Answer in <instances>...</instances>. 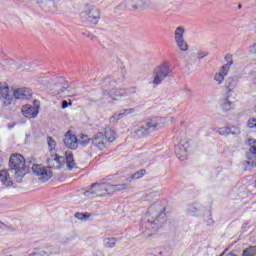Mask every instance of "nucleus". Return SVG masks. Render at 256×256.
<instances>
[{
  "label": "nucleus",
  "mask_w": 256,
  "mask_h": 256,
  "mask_svg": "<svg viewBox=\"0 0 256 256\" xmlns=\"http://www.w3.org/2000/svg\"><path fill=\"white\" fill-rule=\"evenodd\" d=\"M164 126L165 118L163 117H155L150 120H144L133 129V135L134 137H145V135H149V133H153V131H157V129H161V127Z\"/></svg>",
  "instance_id": "nucleus-1"
},
{
  "label": "nucleus",
  "mask_w": 256,
  "mask_h": 256,
  "mask_svg": "<svg viewBox=\"0 0 256 256\" xmlns=\"http://www.w3.org/2000/svg\"><path fill=\"white\" fill-rule=\"evenodd\" d=\"M127 187H129L128 184L111 185L107 183H94L91 185L90 190L86 191V195H92V197H107V195H113L115 191H124Z\"/></svg>",
  "instance_id": "nucleus-2"
},
{
  "label": "nucleus",
  "mask_w": 256,
  "mask_h": 256,
  "mask_svg": "<svg viewBox=\"0 0 256 256\" xmlns=\"http://www.w3.org/2000/svg\"><path fill=\"white\" fill-rule=\"evenodd\" d=\"M163 211H165V208L159 205V203H154L149 207L148 213L153 215L155 220H147V229L142 231V235L144 237H151L153 233H157V231H159V227H161V223H159V216L163 215Z\"/></svg>",
  "instance_id": "nucleus-3"
},
{
  "label": "nucleus",
  "mask_w": 256,
  "mask_h": 256,
  "mask_svg": "<svg viewBox=\"0 0 256 256\" xmlns=\"http://www.w3.org/2000/svg\"><path fill=\"white\" fill-rule=\"evenodd\" d=\"M28 169L25 165V158L21 154H12L10 157V169L9 173L16 179H23Z\"/></svg>",
  "instance_id": "nucleus-4"
},
{
  "label": "nucleus",
  "mask_w": 256,
  "mask_h": 256,
  "mask_svg": "<svg viewBox=\"0 0 256 256\" xmlns=\"http://www.w3.org/2000/svg\"><path fill=\"white\" fill-rule=\"evenodd\" d=\"M103 83L105 87L103 99H106L108 103H111V101H117V97L125 96V90H115V81L111 79V77L105 78Z\"/></svg>",
  "instance_id": "nucleus-5"
},
{
  "label": "nucleus",
  "mask_w": 256,
  "mask_h": 256,
  "mask_svg": "<svg viewBox=\"0 0 256 256\" xmlns=\"http://www.w3.org/2000/svg\"><path fill=\"white\" fill-rule=\"evenodd\" d=\"M172 73L173 71L171 70V68H169L167 64H162L158 66L154 70L152 84L155 86L161 85V83H163V81H165L167 77H171Z\"/></svg>",
  "instance_id": "nucleus-6"
},
{
  "label": "nucleus",
  "mask_w": 256,
  "mask_h": 256,
  "mask_svg": "<svg viewBox=\"0 0 256 256\" xmlns=\"http://www.w3.org/2000/svg\"><path fill=\"white\" fill-rule=\"evenodd\" d=\"M32 172L36 177H38L39 181L45 183L53 177V172L51 171L50 167H45L41 164H34L32 165Z\"/></svg>",
  "instance_id": "nucleus-7"
},
{
  "label": "nucleus",
  "mask_w": 256,
  "mask_h": 256,
  "mask_svg": "<svg viewBox=\"0 0 256 256\" xmlns=\"http://www.w3.org/2000/svg\"><path fill=\"white\" fill-rule=\"evenodd\" d=\"M45 13H57L61 7V0H35Z\"/></svg>",
  "instance_id": "nucleus-8"
},
{
  "label": "nucleus",
  "mask_w": 256,
  "mask_h": 256,
  "mask_svg": "<svg viewBox=\"0 0 256 256\" xmlns=\"http://www.w3.org/2000/svg\"><path fill=\"white\" fill-rule=\"evenodd\" d=\"M54 161L58 164L57 169H61V166L65 165V163L69 171L77 168V164H75V159L73 158V153L69 151L65 153V157L55 156Z\"/></svg>",
  "instance_id": "nucleus-9"
},
{
  "label": "nucleus",
  "mask_w": 256,
  "mask_h": 256,
  "mask_svg": "<svg viewBox=\"0 0 256 256\" xmlns=\"http://www.w3.org/2000/svg\"><path fill=\"white\" fill-rule=\"evenodd\" d=\"M183 35H185V28L182 26H179L174 31V40L176 42V45L180 51H187L189 49V46L187 45V42H185V38H183Z\"/></svg>",
  "instance_id": "nucleus-10"
},
{
  "label": "nucleus",
  "mask_w": 256,
  "mask_h": 256,
  "mask_svg": "<svg viewBox=\"0 0 256 256\" xmlns=\"http://www.w3.org/2000/svg\"><path fill=\"white\" fill-rule=\"evenodd\" d=\"M80 17L87 20L89 23L97 25L100 19L99 10H97V8H88L80 13Z\"/></svg>",
  "instance_id": "nucleus-11"
},
{
  "label": "nucleus",
  "mask_w": 256,
  "mask_h": 256,
  "mask_svg": "<svg viewBox=\"0 0 256 256\" xmlns=\"http://www.w3.org/2000/svg\"><path fill=\"white\" fill-rule=\"evenodd\" d=\"M22 114L27 119H33L37 117V115H39V101L34 100V106L29 104L24 105L22 107Z\"/></svg>",
  "instance_id": "nucleus-12"
},
{
  "label": "nucleus",
  "mask_w": 256,
  "mask_h": 256,
  "mask_svg": "<svg viewBox=\"0 0 256 256\" xmlns=\"http://www.w3.org/2000/svg\"><path fill=\"white\" fill-rule=\"evenodd\" d=\"M0 101L5 107L11 105L13 96L9 93V86L5 83H0Z\"/></svg>",
  "instance_id": "nucleus-13"
},
{
  "label": "nucleus",
  "mask_w": 256,
  "mask_h": 256,
  "mask_svg": "<svg viewBox=\"0 0 256 256\" xmlns=\"http://www.w3.org/2000/svg\"><path fill=\"white\" fill-rule=\"evenodd\" d=\"M92 145L99 149L100 151H105L107 149V139H105V135L103 132H97L92 137Z\"/></svg>",
  "instance_id": "nucleus-14"
},
{
  "label": "nucleus",
  "mask_w": 256,
  "mask_h": 256,
  "mask_svg": "<svg viewBox=\"0 0 256 256\" xmlns=\"http://www.w3.org/2000/svg\"><path fill=\"white\" fill-rule=\"evenodd\" d=\"M64 144L68 149H77V147H79L77 136H75L71 131L66 132L64 136Z\"/></svg>",
  "instance_id": "nucleus-15"
},
{
  "label": "nucleus",
  "mask_w": 256,
  "mask_h": 256,
  "mask_svg": "<svg viewBox=\"0 0 256 256\" xmlns=\"http://www.w3.org/2000/svg\"><path fill=\"white\" fill-rule=\"evenodd\" d=\"M33 95V91L29 88H18L13 91L14 99H29Z\"/></svg>",
  "instance_id": "nucleus-16"
},
{
  "label": "nucleus",
  "mask_w": 256,
  "mask_h": 256,
  "mask_svg": "<svg viewBox=\"0 0 256 256\" xmlns=\"http://www.w3.org/2000/svg\"><path fill=\"white\" fill-rule=\"evenodd\" d=\"M239 83V79L237 77H230L225 84L226 95L229 97L233 91H235L237 85Z\"/></svg>",
  "instance_id": "nucleus-17"
},
{
  "label": "nucleus",
  "mask_w": 256,
  "mask_h": 256,
  "mask_svg": "<svg viewBox=\"0 0 256 256\" xmlns=\"http://www.w3.org/2000/svg\"><path fill=\"white\" fill-rule=\"evenodd\" d=\"M175 153L178 159H181L182 161L187 159V143L180 142L178 145H176Z\"/></svg>",
  "instance_id": "nucleus-18"
},
{
  "label": "nucleus",
  "mask_w": 256,
  "mask_h": 256,
  "mask_svg": "<svg viewBox=\"0 0 256 256\" xmlns=\"http://www.w3.org/2000/svg\"><path fill=\"white\" fill-rule=\"evenodd\" d=\"M219 135H241V129L236 126L223 127L218 130Z\"/></svg>",
  "instance_id": "nucleus-19"
},
{
  "label": "nucleus",
  "mask_w": 256,
  "mask_h": 256,
  "mask_svg": "<svg viewBox=\"0 0 256 256\" xmlns=\"http://www.w3.org/2000/svg\"><path fill=\"white\" fill-rule=\"evenodd\" d=\"M115 9L116 11H136L133 0H124Z\"/></svg>",
  "instance_id": "nucleus-20"
},
{
  "label": "nucleus",
  "mask_w": 256,
  "mask_h": 256,
  "mask_svg": "<svg viewBox=\"0 0 256 256\" xmlns=\"http://www.w3.org/2000/svg\"><path fill=\"white\" fill-rule=\"evenodd\" d=\"M247 159H250V161H247L246 164L250 165V167H256V146H251L249 151L246 153Z\"/></svg>",
  "instance_id": "nucleus-21"
},
{
  "label": "nucleus",
  "mask_w": 256,
  "mask_h": 256,
  "mask_svg": "<svg viewBox=\"0 0 256 256\" xmlns=\"http://www.w3.org/2000/svg\"><path fill=\"white\" fill-rule=\"evenodd\" d=\"M65 85H67V81H64V85L57 90V92H54L55 97H61L62 99H65V97H71L69 87Z\"/></svg>",
  "instance_id": "nucleus-22"
},
{
  "label": "nucleus",
  "mask_w": 256,
  "mask_h": 256,
  "mask_svg": "<svg viewBox=\"0 0 256 256\" xmlns=\"http://www.w3.org/2000/svg\"><path fill=\"white\" fill-rule=\"evenodd\" d=\"M233 56H231V54H227L225 56V60L227 61V63L225 65L222 66V69L220 71V73L226 77V75L229 73V69H231V66L233 65Z\"/></svg>",
  "instance_id": "nucleus-23"
},
{
  "label": "nucleus",
  "mask_w": 256,
  "mask_h": 256,
  "mask_svg": "<svg viewBox=\"0 0 256 256\" xmlns=\"http://www.w3.org/2000/svg\"><path fill=\"white\" fill-rule=\"evenodd\" d=\"M0 181L3 183V185H6V187L13 185V180H11V177H9L7 170L0 171Z\"/></svg>",
  "instance_id": "nucleus-24"
},
{
  "label": "nucleus",
  "mask_w": 256,
  "mask_h": 256,
  "mask_svg": "<svg viewBox=\"0 0 256 256\" xmlns=\"http://www.w3.org/2000/svg\"><path fill=\"white\" fill-rule=\"evenodd\" d=\"M53 247H47L45 249H38L36 252L29 254V256H49L53 255Z\"/></svg>",
  "instance_id": "nucleus-25"
},
{
  "label": "nucleus",
  "mask_w": 256,
  "mask_h": 256,
  "mask_svg": "<svg viewBox=\"0 0 256 256\" xmlns=\"http://www.w3.org/2000/svg\"><path fill=\"white\" fill-rule=\"evenodd\" d=\"M104 139H106V143H113L116 139L115 130L107 128L104 132Z\"/></svg>",
  "instance_id": "nucleus-26"
},
{
  "label": "nucleus",
  "mask_w": 256,
  "mask_h": 256,
  "mask_svg": "<svg viewBox=\"0 0 256 256\" xmlns=\"http://www.w3.org/2000/svg\"><path fill=\"white\" fill-rule=\"evenodd\" d=\"M187 212L189 215H192V217H197L201 212V206H199V204H191L188 206Z\"/></svg>",
  "instance_id": "nucleus-27"
},
{
  "label": "nucleus",
  "mask_w": 256,
  "mask_h": 256,
  "mask_svg": "<svg viewBox=\"0 0 256 256\" xmlns=\"http://www.w3.org/2000/svg\"><path fill=\"white\" fill-rule=\"evenodd\" d=\"M134 3V9H145V7H149V0H132Z\"/></svg>",
  "instance_id": "nucleus-28"
},
{
  "label": "nucleus",
  "mask_w": 256,
  "mask_h": 256,
  "mask_svg": "<svg viewBox=\"0 0 256 256\" xmlns=\"http://www.w3.org/2000/svg\"><path fill=\"white\" fill-rule=\"evenodd\" d=\"M103 243H104V247H106V249H113V247H115V245L117 243V239H115L113 237L104 238Z\"/></svg>",
  "instance_id": "nucleus-29"
},
{
  "label": "nucleus",
  "mask_w": 256,
  "mask_h": 256,
  "mask_svg": "<svg viewBox=\"0 0 256 256\" xmlns=\"http://www.w3.org/2000/svg\"><path fill=\"white\" fill-rule=\"evenodd\" d=\"M46 140H47L49 151L53 153V151L57 149V141H55V139H53V137L51 136H48Z\"/></svg>",
  "instance_id": "nucleus-30"
},
{
  "label": "nucleus",
  "mask_w": 256,
  "mask_h": 256,
  "mask_svg": "<svg viewBox=\"0 0 256 256\" xmlns=\"http://www.w3.org/2000/svg\"><path fill=\"white\" fill-rule=\"evenodd\" d=\"M231 105H233V102L229 101V98L224 99L221 103L222 110L231 111Z\"/></svg>",
  "instance_id": "nucleus-31"
},
{
  "label": "nucleus",
  "mask_w": 256,
  "mask_h": 256,
  "mask_svg": "<svg viewBox=\"0 0 256 256\" xmlns=\"http://www.w3.org/2000/svg\"><path fill=\"white\" fill-rule=\"evenodd\" d=\"M123 117H125L123 111H121L120 113H115L112 117H110V123L115 125V123H117L119 119H123Z\"/></svg>",
  "instance_id": "nucleus-32"
},
{
  "label": "nucleus",
  "mask_w": 256,
  "mask_h": 256,
  "mask_svg": "<svg viewBox=\"0 0 256 256\" xmlns=\"http://www.w3.org/2000/svg\"><path fill=\"white\" fill-rule=\"evenodd\" d=\"M243 256H256V247L251 246L243 251Z\"/></svg>",
  "instance_id": "nucleus-33"
},
{
  "label": "nucleus",
  "mask_w": 256,
  "mask_h": 256,
  "mask_svg": "<svg viewBox=\"0 0 256 256\" xmlns=\"http://www.w3.org/2000/svg\"><path fill=\"white\" fill-rule=\"evenodd\" d=\"M214 80L218 82V85H221L223 81H225V76L222 73H216L214 76Z\"/></svg>",
  "instance_id": "nucleus-34"
},
{
  "label": "nucleus",
  "mask_w": 256,
  "mask_h": 256,
  "mask_svg": "<svg viewBox=\"0 0 256 256\" xmlns=\"http://www.w3.org/2000/svg\"><path fill=\"white\" fill-rule=\"evenodd\" d=\"M90 141H91V139H89L88 136H82L80 145H82V147H87V145H89Z\"/></svg>",
  "instance_id": "nucleus-35"
},
{
  "label": "nucleus",
  "mask_w": 256,
  "mask_h": 256,
  "mask_svg": "<svg viewBox=\"0 0 256 256\" xmlns=\"http://www.w3.org/2000/svg\"><path fill=\"white\" fill-rule=\"evenodd\" d=\"M143 175H145V170H140L134 174L131 175V179H141V177H143Z\"/></svg>",
  "instance_id": "nucleus-36"
},
{
  "label": "nucleus",
  "mask_w": 256,
  "mask_h": 256,
  "mask_svg": "<svg viewBox=\"0 0 256 256\" xmlns=\"http://www.w3.org/2000/svg\"><path fill=\"white\" fill-rule=\"evenodd\" d=\"M247 127L249 129H256V118H250L247 122Z\"/></svg>",
  "instance_id": "nucleus-37"
},
{
  "label": "nucleus",
  "mask_w": 256,
  "mask_h": 256,
  "mask_svg": "<svg viewBox=\"0 0 256 256\" xmlns=\"http://www.w3.org/2000/svg\"><path fill=\"white\" fill-rule=\"evenodd\" d=\"M75 217H76V219H79L80 221H83L85 219H89V214L78 212V213L75 214Z\"/></svg>",
  "instance_id": "nucleus-38"
},
{
  "label": "nucleus",
  "mask_w": 256,
  "mask_h": 256,
  "mask_svg": "<svg viewBox=\"0 0 256 256\" xmlns=\"http://www.w3.org/2000/svg\"><path fill=\"white\" fill-rule=\"evenodd\" d=\"M122 113L124 114V117H127V115H131L135 113V109L133 108L124 109L122 110Z\"/></svg>",
  "instance_id": "nucleus-39"
},
{
  "label": "nucleus",
  "mask_w": 256,
  "mask_h": 256,
  "mask_svg": "<svg viewBox=\"0 0 256 256\" xmlns=\"http://www.w3.org/2000/svg\"><path fill=\"white\" fill-rule=\"evenodd\" d=\"M205 221L207 225L209 226L213 225L214 221H213V216H211V212L208 213V217L205 218Z\"/></svg>",
  "instance_id": "nucleus-40"
},
{
  "label": "nucleus",
  "mask_w": 256,
  "mask_h": 256,
  "mask_svg": "<svg viewBox=\"0 0 256 256\" xmlns=\"http://www.w3.org/2000/svg\"><path fill=\"white\" fill-rule=\"evenodd\" d=\"M73 105V102H67L66 100L62 101V109H67V107H71Z\"/></svg>",
  "instance_id": "nucleus-41"
},
{
  "label": "nucleus",
  "mask_w": 256,
  "mask_h": 256,
  "mask_svg": "<svg viewBox=\"0 0 256 256\" xmlns=\"http://www.w3.org/2000/svg\"><path fill=\"white\" fill-rule=\"evenodd\" d=\"M249 51L252 55H256V43L249 47Z\"/></svg>",
  "instance_id": "nucleus-42"
},
{
  "label": "nucleus",
  "mask_w": 256,
  "mask_h": 256,
  "mask_svg": "<svg viewBox=\"0 0 256 256\" xmlns=\"http://www.w3.org/2000/svg\"><path fill=\"white\" fill-rule=\"evenodd\" d=\"M205 57H207V52H199L197 59L201 60V59H205Z\"/></svg>",
  "instance_id": "nucleus-43"
},
{
  "label": "nucleus",
  "mask_w": 256,
  "mask_h": 256,
  "mask_svg": "<svg viewBox=\"0 0 256 256\" xmlns=\"http://www.w3.org/2000/svg\"><path fill=\"white\" fill-rule=\"evenodd\" d=\"M4 229H7V225L4 223L0 222V231H4Z\"/></svg>",
  "instance_id": "nucleus-44"
},
{
  "label": "nucleus",
  "mask_w": 256,
  "mask_h": 256,
  "mask_svg": "<svg viewBox=\"0 0 256 256\" xmlns=\"http://www.w3.org/2000/svg\"><path fill=\"white\" fill-rule=\"evenodd\" d=\"M82 35L83 37H91V39H93V36L89 34V32H83Z\"/></svg>",
  "instance_id": "nucleus-45"
},
{
  "label": "nucleus",
  "mask_w": 256,
  "mask_h": 256,
  "mask_svg": "<svg viewBox=\"0 0 256 256\" xmlns=\"http://www.w3.org/2000/svg\"><path fill=\"white\" fill-rule=\"evenodd\" d=\"M228 149H229V151H231V153H233V152L237 151V146H236L235 149L233 150V146L230 145V146L228 147Z\"/></svg>",
  "instance_id": "nucleus-46"
},
{
  "label": "nucleus",
  "mask_w": 256,
  "mask_h": 256,
  "mask_svg": "<svg viewBox=\"0 0 256 256\" xmlns=\"http://www.w3.org/2000/svg\"><path fill=\"white\" fill-rule=\"evenodd\" d=\"M16 1H18L19 3H23V1H25V0H16Z\"/></svg>",
  "instance_id": "nucleus-47"
},
{
  "label": "nucleus",
  "mask_w": 256,
  "mask_h": 256,
  "mask_svg": "<svg viewBox=\"0 0 256 256\" xmlns=\"http://www.w3.org/2000/svg\"><path fill=\"white\" fill-rule=\"evenodd\" d=\"M238 9H241V5L238 6Z\"/></svg>",
  "instance_id": "nucleus-48"
},
{
  "label": "nucleus",
  "mask_w": 256,
  "mask_h": 256,
  "mask_svg": "<svg viewBox=\"0 0 256 256\" xmlns=\"http://www.w3.org/2000/svg\"><path fill=\"white\" fill-rule=\"evenodd\" d=\"M255 113H256V105H255Z\"/></svg>",
  "instance_id": "nucleus-49"
}]
</instances>
